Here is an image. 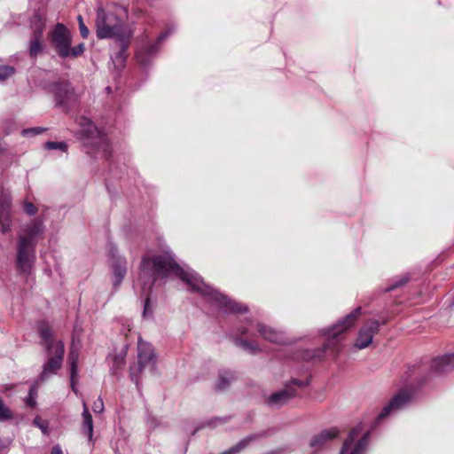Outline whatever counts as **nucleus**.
Returning a JSON list of instances; mask_svg holds the SVG:
<instances>
[{"mask_svg":"<svg viewBox=\"0 0 454 454\" xmlns=\"http://www.w3.org/2000/svg\"><path fill=\"white\" fill-rule=\"evenodd\" d=\"M174 274L186 283L195 292L225 313H246L248 308L228 299L218 290L207 285L202 278L192 270L180 267L169 253H162L142 257L138 281L144 292H149L158 278Z\"/></svg>","mask_w":454,"mask_h":454,"instance_id":"f257e3e1","label":"nucleus"},{"mask_svg":"<svg viewBox=\"0 0 454 454\" xmlns=\"http://www.w3.org/2000/svg\"><path fill=\"white\" fill-rule=\"evenodd\" d=\"M95 25L98 38H115L120 43L121 51L117 58L122 59L132 35L131 31L114 12L106 11L101 5L97 8Z\"/></svg>","mask_w":454,"mask_h":454,"instance_id":"f03ea898","label":"nucleus"},{"mask_svg":"<svg viewBox=\"0 0 454 454\" xmlns=\"http://www.w3.org/2000/svg\"><path fill=\"white\" fill-rule=\"evenodd\" d=\"M78 123L82 128V132L84 136V143L90 145L98 152H102L105 157H107L109 153V144L107 138L103 135L92 121L86 117H80Z\"/></svg>","mask_w":454,"mask_h":454,"instance_id":"7ed1b4c3","label":"nucleus"},{"mask_svg":"<svg viewBox=\"0 0 454 454\" xmlns=\"http://www.w3.org/2000/svg\"><path fill=\"white\" fill-rule=\"evenodd\" d=\"M361 307L356 308L333 327L321 331V333L327 337V342L324 345V349H329L335 347V345L341 340L342 333L350 328L357 320L361 315Z\"/></svg>","mask_w":454,"mask_h":454,"instance_id":"20e7f679","label":"nucleus"},{"mask_svg":"<svg viewBox=\"0 0 454 454\" xmlns=\"http://www.w3.org/2000/svg\"><path fill=\"white\" fill-rule=\"evenodd\" d=\"M155 364L156 356L152 345L139 338L137 343V364L130 366L129 369L131 380L138 385V374L145 367L153 368Z\"/></svg>","mask_w":454,"mask_h":454,"instance_id":"39448f33","label":"nucleus"},{"mask_svg":"<svg viewBox=\"0 0 454 454\" xmlns=\"http://www.w3.org/2000/svg\"><path fill=\"white\" fill-rule=\"evenodd\" d=\"M48 39L60 58H68V50L72 44V34L64 24L57 23L48 33Z\"/></svg>","mask_w":454,"mask_h":454,"instance_id":"423d86ee","label":"nucleus"},{"mask_svg":"<svg viewBox=\"0 0 454 454\" xmlns=\"http://www.w3.org/2000/svg\"><path fill=\"white\" fill-rule=\"evenodd\" d=\"M50 92L53 95L56 105L59 106L68 108L77 101V95L74 88L66 80L53 82L50 87Z\"/></svg>","mask_w":454,"mask_h":454,"instance_id":"0eeeda50","label":"nucleus"},{"mask_svg":"<svg viewBox=\"0 0 454 454\" xmlns=\"http://www.w3.org/2000/svg\"><path fill=\"white\" fill-rule=\"evenodd\" d=\"M65 348L62 341L58 340L57 345L47 351V362L43 366L40 379L44 380L51 374H55L60 369L63 362Z\"/></svg>","mask_w":454,"mask_h":454,"instance_id":"6e6552de","label":"nucleus"},{"mask_svg":"<svg viewBox=\"0 0 454 454\" xmlns=\"http://www.w3.org/2000/svg\"><path fill=\"white\" fill-rule=\"evenodd\" d=\"M309 380L303 381L299 380H292L289 383L286 385L284 389L270 395V396L268 399V404L272 407L283 406L297 395L293 386L303 387L309 385Z\"/></svg>","mask_w":454,"mask_h":454,"instance_id":"1a4fd4ad","label":"nucleus"},{"mask_svg":"<svg viewBox=\"0 0 454 454\" xmlns=\"http://www.w3.org/2000/svg\"><path fill=\"white\" fill-rule=\"evenodd\" d=\"M361 433V427H356L352 429L345 440L340 454H363L368 445L369 433H365L364 436L355 443V440Z\"/></svg>","mask_w":454,"mask_h":454,"instance_id":"9d476101","label":"nucleus"},{"mask_svg":"<svg viewBox=\"0 0 454 454\" xmlns=\"http://www.w3.org/2000/svg\"><path fill=\"white\" fill-rule=\"evenodd\" d=\"M35 247L18 242L16 266L20 273L29 274L35 262Z\"/></svg>","mask_w":454,"mask_h":454,"instance_id":"9b49d317","label":"nucleus"},{"mask_svg":"<svg viewBox=\"0 0 454 454\" xmlns=\"http://www.w3.org/2000/svg\"><path fill=\"white\" fill-rule=\"evenodd\" d=\"M44 232L43 220L35 219L29 224L26 225L23 232L19 236V243L35 247L36 242L41 239Z\"/></svg>","mask_w":454,"mask_h":454,"instance_id":"f8f14e48","label":"nucleus"},{"mask_svg":"<svg viewBox=\"0 0 454 454\" xmlns=\"http://www.w3.org/2000/svg\"><path fill=\"white\" fill-rule=\"evenodd\" d=\"M384 324H386V321L380 323L378 320H371L364 324L358 332V336L354 347L357 349L367 348L372 342L374 334L379 332L380 325Z\"/></svg>","mask_w":454,"mask_h":454,"instance_id":"ddd939ff","label":"nucleus"},{"mask_svg":"<svg viewBox=\"0 0 454 454\" xmlns=\"http://www.w3.org/2000/svg\"><path fill=\"white\" fill-rule=\"evenodd\" d=\"M411 395L406 389L400 390L396 395H395L392 399L386 404L380 414L378 415L377 419L381 420L386 418L387 415L398 411L403 407L411 400Z\"/></svg>","mask_w":454,"mask_h":454,"instance_id":"4468645a","label":"nucleus"},{"mask_svg":"<svg viewBox=\"0 0 454 454\" xmlns=\"http://www.w3.org/2000/svg\"><path fill=\"white\" fill-rule=\"evenodd\" d=\"M113 271V286L117 289L127 274V259L124 256L113 254L111 262Z\"/></svg>","mask_w":454,"mask_h":454,"instance_id":"2eb2a0df","label":"nucleus"},{"mask_svg":"<svg viewBox=\"0 0 454 454\" xmlns=\"http://www.w3.org/2000/svg\"><path fill=\"white\" fill-rule=\"evenodd\" d=\"M11 195L9 192L2 191L0 194V227L3 233H6L11 230Z\"/></svg>","mask_w":454,"mask_h":454,"instance_id":"dca6fc26","label":"nucleus"},{"mask_svg":"<svg viewBox=\"0 0 454 454\" xmlns=\"http://www.w3.org/2000/svg\"><path fill=\"white\" fill-rule=\"evenodd\" d=\"M256 327L260 335L267 341L277 344H286L287 342L284 333L280 331L262 323H258Z\"/></svg>","mask_w":454,"mask_h":454,"instance_id":"f3484780","label":"nucleus"},{"mask_svg":"<svg viewBox=\"0 0 454 454\" xmlns=\"http://www.w3.org/2000/svg\"><path fill=\"white\" fill-rule=\"evenodd\" d=\"M168 35V32H164L158 36L155 43L150 44L145 48H141L137 51V59L142 65H146L149 61V58L154 55L157 51L159 44L161 43Z\"/></svg>","mask_w":454,"mask_h":454,"instance_id":"a211bd4d","label":"nucleus"},{"mask_svg":"<svg viewBox=\"0 0 454 454\" xmlns=\"http://www.w3.org/2000/svg\"><path fill=\"white\" fill-rule=\"evenodd\" d=\"M339 434V430L336 427L325 429L319 434H316L310 441V447L320 449L325 446L328 442L336 438Z\"/></svg>","mask_w":454,"mask_h":454,"instance_id":"6ab92c4d","label":"nucleus"},{"mask_svg":"<svg viewBox=\"0 0 454 454\" xmlns=\"http://www.w3.org/2000/svg\"><path fill=\"white\" fill-rule=\"evenodd\" d=\"M431 366L439 373L446 372L454 369V353L434 358L432 361Z\"/></svg>","mask_w":454,"mask_h":454,"instance_id":"aec40b11","label":"nucleus"},{"mask_svg":"<svg viewBox=\"0 0 454 454\" xmlns=\"http://www.w3.org/2000/svg\"><path fill=\"white\" fill-rule=\"evenodd\" d=\"M38 333L40 337L43 340V345L44 346L46 351H51V348H53L57 345L56 340L52 338V331L47 322H41L38 325Z\"/></svg>","mask_w":454,"mask_h":454,"instance_id":"412c9836","label":"nucleus"},{"mask_svg":"<svg viewBox=\"0 0 454 454\" xmlns=\"http://www.w3.org/2000/svg\"><path fill=\"white\" fill-rule=\"evenodd\" d=\"M259 437L258 434H251L248 435L242 440H240L237 444L230 448L229 450L220 453V454H238L246 449L253 441L256 440Z\"/></svg>","mask_w":454,"mask_h":454,"instance_id":"4be33fe9","label":"nucleus"},{"mask_svg":"<svg viewBox=\"0 0 454 454\" xmlns=\"http://www.w3.org/2000/svg\"><path fill=\"white\" fill-rule=\"evenodd\" d=\"M82 419L83 432L85 434L88 435L89 439L90 440L93 434V420L85 402H83Z\"/></svg>","mask_w":454,"mask_h":454,"instance_id":"5701e85b","label":"nucleus"},{"mask_svg":"<svg viewBox=\"0 0 454 454\" xmlns=\"http://www.w3.org/2000/svg\"><path fill=\"white\" fill-rule=\"evenodd\" d=\"M234 379L233 375L230 372H222L219 373L218 379L215 384V389L216 391H223L230 385L231 380Z\"/></svg>","mask_w":454,"mask_h":454,"instance_id":"b1692460","label":"nucleus"},{"mask_svg":"<svg viewBox=\"0 0 454 454\" xmlns=\"http://www.w3.org/2000/svg\"><path fill=\"white\" fill-rule=\"evenodd\" d=\"M235 344L250 354H256L260 351L259 346L256 343H252L246 340L236 339Z\"/></svg>","mask_w":454,"mask_h":454,"instance_id":"393cba45","label":"nucleus"},{"mask_svg":"<svg viewBox=\"0 0 454 454\" xmlns=\"http://www.w3.org/2000/svg\"><path fill=\"white\" fill-rule=\"evenodd\" d=\"M78 351L72 348L68 355V360L70 363V374H73V378L78 373Z\"/></svg>","mask_w":454,"mask_h":454,"instance_id":"a878e982","label":"nucleus"},{"mask_svg":"<svg viewBox=\"0 0 454 454\" xmlns=\"http://www.w3.org/2000/svg\"><path fill=\"white\" fill-rule=\"evenodd\" d=\"M28 51L31 57H37L43 51L42 40L30 39Z\"/></svg>","mask_w":454,"mask_h":454,"instance_id":"bb28decb","label":"nucleus"},{"mask_svg":"<svg viewBox=\"0 0 454 454\" xmlns=\"http://www.w3.org/2000/svg\"><path fill=\"white\" fill-rule=\"evenodd\" d=\"M43 147L45 150H60L62 152H67V144L66 142H54V141H48L44 143Z\"/></svg>","mask_w":454,"mask_h":454,"instance_id":"cd10ccee","label":"nucleus"},{"mask_svg":"<svg viewBox=\"0 0 454 454\" xmlns=\"http://www.w3.org/2000/svg\"><path fill=\"white\" fill-rule=\"evenodd\" d=\"M410 280V276L408 274H404L401 277H398L394 283L386 289V292H390L395 288L401 287L405 285Z\"/></svg>","mask_w":454,"mask_h":454,"instance_id":"c85d7f7f","label":"nucleus"},{"mask_svg":"<svg viewBox=\"0 0 454 454\" xmlns=\"http://www.w3.org/2000/svg\"><path fill=\"white\" fill-rule=\"evenodd\" d=\"M85 50V44L81 43L74 47L69 48L68 50V58H77L83 54Z\"/></svg>","mask_w":454,"mask_h":454,"instance_id":"c756f323","label":"nucleus"},{"mask_svg":"<svg viewBox=\"0 0 454 454\" xmlns=\"http://www.w3.org/2000/svg\"><path fill=\"white\" fill-rule=\"evenodd\" d=\"M44 29V24L40 20L33 27V33L30 39L42 40Z\"/></svg>","mask_w":454,"mask_h":454,"instance_id":"7c9ffc66","label":"nucleus"},{"mask_svg":"<svg viewBox=\"0 0 454 454\" xmlns=\"http://www.w3.org/2000/svg\"><path fill=\"white\" fill-rule=\"evenodd\" d=\"M12 419V411L4 405L3 400L0 398V420L5 421Z\"/></svg>","mask_w":454,"mask_h":454,"instance_id":"2f4dec72","label":"nucleus"},{"mask_svg":"<svg viewBox=\"0 0 454 454\" xmlns=\"http://www.w3.org/2000/svg\"><path fill=\"white\" fill-rule=\"evenodd\" d=\"M15 69L10 66H0V81H4L12 74H13Z\"/></svg>","mask_w":454,"mask_h":454,"instance_id":"473e14b6","label":"nucleus"},{"mask_svg":"<svg viewBox=\"0 0 454 454\" xmlns=\"http://www.w3.org/2000/svg\"><path fill=\"white\" fill-rule=\"evenodd\" d=\"M77 20H78L79 30H80V34H81L82 37L87 38L90 35V30L84 24L82 17L81 15H79L77 17Z\"/></svg>","mask_w":454,"mask_h":454,"instance_id":"72a5a7b5","label":"nucleus"},{"mask_svg":"<svg viewBox=\"0 0 454 454\" xmlns=\"http://www.w3.org/2000/svg\"><path fill=\"white\" fill-rule=\"evenodd\" d=\"M45 130H46V129H44V128L35 127V128H30V129H23L22 130V135L23 136H29V135L35 136V135H39V134L43 133Z\"/></svg>","mask_w":454,"mask_h":454,"instance_id":"f704fd0d","label":"nucleus"},{"mask_svg":"<svg viewBox=\"0 0 454 454\" xmlns=\"http://www.w3.org/2000/svg\"><path fill=\"white\" fill-rule=\"evenodd\" d=\"M24 211L28 215H35L37 213V207L32 202L25 201L24 202Z\"/></svg>","mask_w":454,"mask_h":454,"instance_id":"c9c22d12","label":"nucleus"},{"mask_svg":"<svg viewBox=\"0 0 454 454\" xmlns=\"http://www.w3.org/2000/svg\"><path fill=\"white\" fill-rule=\"evenodd\" d=\"M92 411L95 413H101L104 411V403L101 397H98L92 405Z\"/></svg>","mask_w":454,"mask_h":454,"instance_id":"e433bc0d","label":"nucleus"},{"mask_svg":"<svg viewBox=\"0 0 454 454\" xmlns=\"http://www.w3.org/2000/svg\"><path fill=\"white\" fill-rule=\"evenodd\" d=\"M124 356H125V354H123L122 356H114V370H117V369H120V368L123 367V365L125 364Z\"/></svg>","mask_w":454,"mask_h":454,"instance_id":"4c0bfd02","label":"nucleus"},{"mask_svg":"<svg viewBox=\"0 0 454 454\" xmlns=\"http://www.w3.org/2000/svg\"><path fill=\"white\" fill-rule=\"evenodd\" d=\"M34 425L37 426L43 431V433L47 432V427L41 423V419L39 417H36L34 419Z\"/></svg>","mask_w":454,"mask_h":454,"instance_id":"58836bf2","label":"nucleus"},{"mask_svg":"<svg viewBox=\"0 0 454 454\" xmlns=\"http://www.w3.org/2000/svg\"><path fill=\"white\" fill-rule=\"evenodd\" d=\"M27 405H29L31 407H33L35 404V397L33 395L32 390H30V392H29V395L27 397Z\"/></svg>","mask_w":454,"mask_h":454,"instance_id":"ea45409f","label":"nucleus"},{"mask_svg":"<svg viewBox=\"0 0 454 454\" xmlns=\"http://www.w3.org/2000/svg\"><path fill=\"white\" fill-rule=\"evenodd\" d=\"M77 375L75 377H74L73 379V374H70V380H71V387H72V389L73 391L77 394V389H76V387H75V384H76V381H77Z\"/></svg>","mask_w":454,"mask_h":454,"instance_id":"a19ab883","label":"nucleus"},{"mask_svg":"<svg viewBox=\"0 0 454 454\" xmlns=\"http://www.w3.org/2000/svg\"><path fill=\"white\" fill-rule=\"evenodd\" d=\"M149 304H150V299L147 296L145 298V305H144V316H145L149 312Z\"/></svg>","mask_w":454,"mask_h":454,"instance_id":"79ce46f5","label":"nucleus"},{"mask_svg":"<svg viewBox=\"0 0 454 454\" xmlns=\"http://www.w3.org/2000/svg\"><path fill=\"white\" fill-rule=\"evenodd\" d=\"M217 421L223 422V421H225V419H222V418H215L214 419L209 421L207 425V426H215V422H217Z\"/></svg>","mask_w":454,"mask_h":454,"instance_id":"37998d69","label":"nucleus"},{"mask_svg":"<svg viewBox=\"0 0 454 454\" xmlns=\"http://www.w3.org/2000/svg\"><path fill=\"white\" fill-rule=\"evenodd\" d=\"M51 454H63V451L59 445H57L52 448Z\"/></svg>","mask_w":454,"mask_h":454,"instance_id":"c03bdc74","label":"nucleus"},{"mask_svg":"<svg viewBox=\"0 0 454 454\" xmlns=\"http://www.w3.org/2000/svg\"><path fill=\"white\" fill-rule=\"evenodd\" d=\"M4 151V145L2 141H0V153Z\"/></svg>","mask_w":454,"mask_h":454,"instance_id":"a18cd8bd","label":"nucleus"},{"mask_svg":"<svg viewBox=\"0 0 454 454\" xmlns=\"http://www.w3.org/2000/svg\"><path fill=\"white\" fill-rule=\"evenodd\" d=\"M240 333H241L242 334H245V333H247V328H242V329L240 330Z\"/></svg>","mask_w":454,"mask_h":454,"instance_id":"49530a36","label":"nucleus"}]
</instances>
